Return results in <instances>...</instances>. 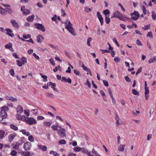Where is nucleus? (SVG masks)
Returning <instances> with one entry per match:
<instances>
[{
    "instance_id": "obj_56",
    "label": "nucleus",
    "mask_w": 156,
    "mask_h": 156,
    "mask_svg": "<svg viewBox=\"0 0 156 156\" xmlns=\"http://www.w3.org/2000/svg\"><path fill=\"white\" fill-rule=\"evenodd\" d=\"M114 60L117 63L119 62L120 61L119 58L118 57H115L114 58Z\"/></svg>"
},
{
    "instance_id": "obj_64",
    "label": "nucleus",
    "mask_w": 156,
    "mask_h": 156,
    "mask_svg": "<svg viewBox=\"0 0 156 156\" xmlns=\"http://www.w3.org/2000/svg\"><path fill=\"white\" fill-rule=\"evenodd\" d=\"M16 117L18 120H20V119L22 118L21 115L19 114H17L16 115Z\"/></svg>"
},
{
    "instance_id": "obj_30",
    "label": "nucleus",
    "mask_w": 156,
    "mask_h": 156,
    "mask_svg": "<svg viewBox=\"0 0 156 156\" xmlns=\"http://www.w3.org/2000/svg\"><path fill=\"white\" fill-rule=\"evenodd\" d=\"M43 124L44 126L46 127H50L51 125L50 122H43Z\"/></svg>"
},
{
    "instance_id": "obj_12",
    "label": "nucleus",
    "mask_w": 156,
    "mask_h": 156,
    "mask_svg": "<svg viewBox=\"0 0 156 156\" xmlns=\"http://www.w3.org/2000/svg\"><path fill=\"white\" fill-rule=\"evenodd\" d=\"M12 44L10 42L8 44H6L5 46V48L6 49H9L12 52H14V50L12 47Z\"/></svg>"
},
{
    "instance_id": "obj_22",
    "label": "nucleus",
    "mask_w": 156,
    "mask_h": 156,
    "mask_svg": "<svg viewBox=\"0 0 156 156\" xmlns=\"http://www.w3.org/2000/svg\"><path fill=\"white\" fill-rule=\"evenodd\" d=\"M121 13L119 12L118 11H116L114 13V16L112 17V18H118V17L119 16V15H120Z\"/></svg>"
},
{
    "instance_id": "obj_2",
    "label": "nucleus",
    "mask_w": 156,
    "mask_h": 156,
    "mask_svg": "<svg viewBox=\"0 0 156 156\" xmlns=\"http://www.w3.org/2000/svg\"><path fill=\"white\" fill-rule=\"evenodd\" d=\"M1 110L0 113L1 117L3 118H6L7 116V115L6 111L9 110V108L8 107L4 106L1 108Z\"/></svg>"
},
{
    "instance_id": "obj_59",
    "label": "nucleus",
    "mask_w": 156,
    "mask_h": 156,
    "mask_svg": "<svg viewBox=\"0 0 156 156\" xmlns=\"http://www.w3.org/2000/svg\"><path fill=\"white\" fill-rule=\"evenodd\" d=\"M61 14L62 16L64 17L66 16V13L65 12V11L62 9H61Z\"/></svg>"
},
{
    "instance_id": "obj_47",
    "label": "nucleus",
    "mask_w": 156,
    "mask_h": 156,
    "mask_svg": "<svg viewBox=\"0 0 156 156\" xmlns=\"http://www.w3.org/2000/svg\"><path fill=\"white\" fill-rule=\"evenodd\" d=\"M80 148L78 147H75L73 148V150L75 152H79L80 151Z\"/></svg>"
},
{
    "instance_id": "obj_25",
    "label": "nucleus",
    "mask_w": 156,
    "mask_h": 156,
    "mask_svg": "<svg viewBox=\"0 0 156 156\" xmlns=\"http://www.w3.org/2000/svg\"><path fill=\"white\" fill-rule=\"evenodd\" d=\"M125 145H120L118 147V150L119 151H123L124 150V147Z\"/></svg>"
},
{
    "instance_id": "obj_16",
    "label": "nucleus",
    "mask_w": 156,
    "mask_h": 156,
    "mask_svg": "<svg viewBox=\"0 0 156 156\" xmlns=\"http://www.w3.org/2000/svg\"><path fill=\"white\" fill-rule=\"evenodd\" d=\"M20 145V144L19 142H16V143H14L12 144L13 148L16 150L18 149V147Z\"/></svg>"
},
{
    "instance_id": "obj_21",
    "label": "nucleus",
    "mask_w": 156,
    "mask_h": 156,
    "mask_svg": "<svg viewBox=\"0 0 156 156\" xmlns=\"http://www.w3.org/2000/svg\"><path fill=\"white\" fill-rule=\"evenodd\" d=\"M34 17V15H32V16L27 17V20L28 22H32L33 21Z\"/></svg>"
},
{
    "instance_id": "obj_10",
    "label": "nucleus",
    "mask_w": 156,
    "mask_h": 156,
    "mask_svg": "<svg viewBox=\"0 0 156 156\" xmlns=\"http://www.w3.org/2000/svg\"><path fill=\"white\" fill-rule=\"evenodd\" d=\"M58 134L61 137H63L65 136V129H58Z\"/></svg>"
},
{
    "instance_id": "obj_14",
    "label": "nucleus",
    "mask_w": 156,
    "mask_h": 156,
    "mask_svg": "<svg viewBox=\"0 0 156 156\" xmlns=\"http://www.w3.org/2000/svg\"><path fill=\"white\" fill-rule=\"evenodd\" d=\"M118 18L120 20L123 21H126L128 19V17L126 16L122 15L121 13L119 15V16L118 17Z\"/></svg>"
},
{
    "instance_id": "obj_40",
    "label": "nucleus",
    "mask_w": 156,
    "mask_h": 156,
    "mask_svg": "<svg viewBox=\"0 0 156 156\" xmlns=\"http://www.w3.org/2000/svg\"><path fill=\"white\" fill-rule=\"evenodd\" d=\"M105 21L107 24H109L110 21V18L109 17L106 16L105 18Z\"/></svg>"
},
{
    "instance_id": "obj_23",
    "label": "nucleus",
    "mask_w": 156,
    "mask_h": 156,
    "mask_svg": "<svg viewBox=\"0 0 156 156\" xmlns=\"http://www.w3.org/2000/svg\"><path fill=\"white\" fill-rule=\"evenodd\" d=\"M5 134V132L4 130H0V140L3 138Z\"/></svg>"
},
{
    "instance_id": "obj_37",
    "label": "nucleus",
    "mask_w": 156,
    "mask_h": 156,
    "mask_svg": "<svg viewBox=\"0 0 156 156\" xmlns=\"http://www.w3.org/2000/svg\"><path fill=\"white\" fill-rule=\"evenodd\" d=\"M84 11L86 12H89L91 11V9L90 8H88L87 7H84Z\"/></svg>"
},
{
    "instance_id": "obj_33",
    "label": "nucleus",
    "mask_w": 156,
    "mask_h": 156,
    "mask_svg": "<svg viewBox=\"0 0 156 156\" xmlns=\"http://www.w3.org/2000/svg\"><path fill=\"white\" fill-rule=\"evenodd\" d=\"M10 154L12 156H16L17 154V153L16 151L13 150L10 153Z\"/></svg>"
},
{
    "instance_id": "obj_55",
    "label": "nucleus",
    "mask_w": 156,
    "mask_h": 156,
    "mask_svg": "<svg viewBox=\"0 0 156 156\" xmlns=\"http://www.w3.org/2000/svg\"><path fill=\"white\" fill-rule=\"evenodd\" d=\"M147 37H150L152 38L153 37V35H152V32H148L147 34Z\"/></svg>"
},
{
    "instance_id": "obj_52",
    "label": "nucleus",
    "mask_w": 156,
    "mask_h": 156,
    "mask_svg": "<svg viewBox=\"0 0 156 156\" xmlns=\"http://www.w3.org/2000/svg\"><path fill=\"white\" fill-rule=\"evenodd\" d=\"M29 110H25L24 111L25 114L27 116H28L30 115Z\"/></svg>"
},
{
    "instance_id": "obj_43",
    "label": "nucleus",
    "mask_w": 156,
    "mask_h": 156,
    "mask_svg": "<svg viewBox=\"0 0 156 156\" xmlns=\"http://www.w3.org/2000/svg\"><path fill=\"white\" fill-rule=\"evenodd\" d=\"M145 95H148L149 94V91L148 87H145Z\"/></svg>"
},
{
    "instance_id": "obj_15",
    "label": "nucleus",
    "mask_w": 156,
    "mask_h": 156,
    "mask_svg": "<svg viewBox=\"0 0 156 156\" xmlns=\"http://www.w3.org/2000/svg\"><path fill=\"white\" fill-rule=\"evenodd\" d=\"M5 98L7 100H9L12 102L17 101V99L16 98H14L10 96H6Z\"/></svg>"
},
{
    "instance_id": "obj_32",
    "label": "nucleus",
    "mask_w": 156,
    "mask_h": 156,
    "mask_svg": "<svg viewBox=\"0 0 156 156\" xmlns=\"http://www.w3.org/2000/svg\"><path fill=\"white\" fill-rule=\"evenodd\" d=\"M16 62L17 65L19 67L22 66L23 64L22 62L19 60H17Z\"/></svg>"
},
{
    "instance_id": "obj_49",
    "label": "nucleus",
    "mask_w": 156,
    "mask_h": 156,
    "mask_svg": "<svg viewBox=\"0 0 156 156\" xmlns=\"http://www.w3.org/2000/svg\"><path fill=\"white\" fill-rule=\"evenodd\" d=\"M132 92L133 94L135 95H137L139 93L135 89H133L132 90Z\"/></svg>"
},
{
    "instance_id": "obj_42",
    "label": "nucleus",
    "mask_w": 156,
    "mask_h": 156,
    "mask_svg": "<svg viewBox=\"0 0 156 156\" xmlns=\"http://www.w3.org/2000/svg\"><path fill=\"white\" fill-rule=\"evenodd\" d=\"M49 61L50 63H51V64L52 66H55V63L54 62V59L53 58H50L49 59Z\"/></svg>"
},
{
    "instance_id": "obj_18",
    "label": "nucleus",
    "mask_w": 156,
    "mask_h": 156,
    "mask_svg": "<svg viewBox=\"0 0 156 156\" xmlns=\"http://www.w3.org/2000/svg\"><path fill=\"white\" fill-rule=\"evenodd\" d=\"M38 148L39 150H41L42 151H45L47 150V147L44 145L42 146L41 145H38Z\"/></svg>"
},
{
    "instance_id": "obj_20",
    "label": "nucleus",
    "mask_w": 156,
    "mask_h": 156,
    "mask_svg": "<svg viewBox=\"0 0 156 156\" xmlns=\"http://www.w3.org/2000/svg\"><path fill=\"white\" fill-rule=\"evenodd\" d=\"M17 112L18 113H19L20 114L22 113L23 112V107L21 106L20 105H18V107H17Z\"/></svg>"
},
{
    "instance_id": "obj_45",
    "label": "nucleus",
    "mask_w": 156,
    "mask_h": 156,
    "mask_svg": "<svg viewBox=\"0 0 156 156\" xmlns=\"http://www.w3.org/2000/svg\"><path fill=\"white\" fill-rule=\"evenodd\" d=\"M31 35L29 34H28L27 35H26L25 34H23V38L26 39L28 38H30L31 37Z\"/></svg>"
},
{
    "instance_id": "obj_38",
    "label": "nucleus",
    "mask_w": 156,
    "mask_h": 156,
    "mask_svg": "<svg viewBox=\"0 0 156 156\" xmlns=\"http://www.w3.org/2000/svg\"><path fill=\"white\" fill-rule=\"evenodd\" d=\"M41 77L44 79V81L45 82H47V76L45 75H42L41 73Z\"/></svg>"
},
{
    "instance_id": "obj_54",
    "label": "nucleus",
    "mask_w": 156,
    "mask_h": 156,
    "mask_svg": "<svg viewBox=\"0 0 156 156\" xmlns=\"http://www.w3.org/2000/svg\"><path fill=\"white\" fill-rule=\"evenodd\" d=\"M103 83H104V85L106 86V87H108V82L105 80H103Z\"/></svg>"
},
{
    "instance_id": "obj_5",
    "label": "nucleus",
    "mask_w": 156,
    "mask_h": 156,
    "mask_svg": "<svg viewBox=\"0 0 156 156\" xmlns=\"http://www.w3.org/2000/svg\"><path fill=\"white\" fill-rule=\"evenodd\" d=\"M34 25L36 29L40 30L42 32H44L45 31V29L42 24L36 23Z\"/></svg>"
},
{
    "instance_id": "obj_62",
    "label": "nucleus",
    "mask_w": 156,
    "mask_h": 156,
    "mask_svg": "<svg viewBox=\"0 0 156 156\" xmlns=\"http://www.w3.org/2000/svg\"><path fill=\"white\" fill-rule=\"evenodd\" d=\"M119 5L120 7L122 10L124 12L125 11V9L123 7L122 5H121V4L120 3H119Z\"/></svg>"
},
{
    "instance_id": "obj_3",
    "label": "nucleus",
    "mask_w": 156,
    "mask_h": 156,
    "mask_svg": "<svg viewBox=\"0 0 156 156\" xmlns=\"http://www.w3.org/2000/svg\"><path fill=\"white\" fill-rule=\"evenodd\" d=\"M25 122L30 125L36 124L37 123L36 120L33 118H26Z\"/></svg>"
},
{
    "instance_id": "obj_41",
    "label": "nucleus",
    "mask_w": 156,
    "mask_h": 156,
    "mask_svg": "<svg viewBox=\"0 0 156 156\" xmlns=\"http://www.w3.org/2000/svg\"><path fill=\"white\" fill-rule=\"evenodd\" d=\"M28 140L30 142L34 141V138L32 135L29 136H28Z\"/></svg>"
},
{
    "instance_id": "obj_24",
    "label": "nucleus",
    "mask_w": 156,
    "mask_h": 156,
    "mask_svg": "<svg viewBox=\"0 0 156 156\" xmlns=\"http://www.w3.org/2000/svg\"><path fill=\"white\" fill-rule=\"evenodd\" d=\"M154 62H156V56H154L153 58H150L148 61L150 63H153Z\"/></svg>"
},
{
    "instance_id": "obj_4",
    "label": "nucleus",
    "mask_w": 156,
    "mask_h": 156,
    "mask_svg": "<svg viewBox=\"0 0 156 156\" xmlns=\"http://www.w3.org/2000/svg\"><path fill=\"white\" fill-rule=\"evenodd\" d=\"M131 19L134 20H137L140 16V14L136 11H134L133 13H130Z\"/></svg>"
},
{
    "instance_id": "obj_46",
    "label": "nucleus",
    "mask_w": 156,
    "mask_h": 156,
    "mask_svg": "<svg viewBox=\"0 0 156 156\" xmlns=\"http://www.w3.org/2000/svg\"><path fill=\"white\" fill-rule=\"evenodd\" d=\"M51 128L52 129L54 130H58V129L57 126H55L54 125H52Z\"/></svg>"
},
{
    "instance_id": "obj_29",
    "label": "nucleus",
    "mask_w": 156,
    "mask_h": 156,
    "mask_svg": "<svg viewBox=\"0 0 156 156\" xmlns=\"http://www.w3.org/2000/svg\"><path fill=\"white\" fill-rule=\"evenodd\" d=\"M22 155L24 156H29L30 155V153L29 151H23L22 153Z\"/></svg>"
},
{
    "instance_id": "obj_63",
    "label": "nucleus",
    "mask_w": 156,
    "mask_h": 156,
    "mask_svg": "<svg viewBox=\"0 0 156 156\" xmlns=\"http://www.w3.org/2000/svg\"><path fill=\"white\" fill-rule=\"evenodd\" d=\"M33 56L37 59L39 60L40 59L39 57L35 53H33Z\"/></svg>"
},
{
    "instance_id": "obj_17",
    "label": "nucleus",
    "mask_w": 156,
    "mask_h": 156,
    "mask_svg": "<svg viewBox=\"0 0 156 156\" xmlns=\"http://www.w3.org/2000/svg\"><path fill=\"white\" fill-rule=\"evenodd\" d=\"M44 39V37L42 35H38L36 38V40L37 42L41 43Z\"/></svg>"
},
{
    "instance_id": "obj_44",
    "label": "nucleus",
    "mask_w": 156,
    "mask_h": 156,
    "mask_svg": "<svg viewBox=\"0 0 156 156\" xmlns=\"http://www.w3.org/2000/svg\"><path fill=\"white\" fill-rule=\"evenodd\" d=\"M6 12L8 13L9 14H11L13 12L12 10L10 8H7Z\"/></svg>"
},
{
    "instance_id": "obj_28",
    "label": "nucleus",
    "mask_w": 156,
    "mask_h": 156,
    "mask_svg": "<svg viewBox=\"0 0 156 156\" xmlns=\"http://www.w3.org/2000/svg\"><path fill=\"white\" fill-rule=\"evenodd\" d=\"M141 7L142 8V10L144 14L145 15L147 14V10H146L145 6L144 5H141Z\"/></svg>"
},
{
    "instance_id": "obj_51",
    "label": "nucleus",
    "mask_w": 156,
    "mask_h": 156,
    "mask_svg": "<svg viewBox=\"0 0 156 156\" xmlns=\"http://www.w3.org/2000/svg\"><path fill=\"white\" fill-rule=\"evenodd\" d=\"M109 13L110 11L108 9H106L103 11V13L105 15L108 14Z\"/></svg>"
},
{
    "instance_id": "obj_26",
    "label": "nucleus",
    "mask_w": 156,
    "mask_h": 156,
    "mask_svg": "<svg viewBox=\"0 0 156 156\" xmlns=\"http://www.w3.org/2000/svg\"><path fill=\"white\" fill-rule=\"evenodd\" d=\"M10 127L11 129L15 131H16L18 130V127L12 124L10 125Z\"/></svg>"
},
{
    "instance_id": "obj_48",
    "label": "nucleus",
    "mask_w": 156,
    "mask_h": 156,
    "mask_svg": "<svg viewBox=\"0 0 156 156\" xmlns=\"http://www.w3.org/2000/svg\"><path fill=\"white\" fill-rule=\"evenodd\" d=\"M74 73L76 75L78 76H80H80H81V75H80V72L78 70L74 69Z\"/></svg>"
},
{
    "instance_id": "obj_39",
    "label": "nucleus",
    "mask_w": 156,
    "mask_h": 156,
    "mask_svg": "<svg viewBox=\"0 0 156 156\" xmlns=\"http://www.w3.org/2000/svg\"><path fill=\"white\" fill-rule=\"evenodd\" d=\"M152 16L153 20H156V14H154V11L152 12Z\"/></svg>"
},
{
    "instance_id": "obj_1",
    "label": "nucleus",
    "mask_w": 156,
    "mask_h": 156,
    "mask_svg": "<svg viewBox=\"0 0 156 156\" xmlns=\"http://www.w3.org/2000/svg\"><path fill=\"white\" fill-rule=\"evenodd\" d=\"M65 23V28L67 29L69 32L72 34L74 35V30L73 27H72V24L69 20H66Z\"/></svg>"
},
{
    "instance_id": "obj_34",
    "label": "nucleus",
    "mask_w": 156,
    "mask_h": 156,
    "mask_svg": "<svg viewBox=\"0 0 156 156\" xmlns=\"http://www.w3.org/2000/svg\"><path fill=\"white\" fill-rule=\"evenodd\" d=\"M58 143L60 144H65L66 143V142L65 140H60L58 141Z\"/></svg>"
},
{
    "instance_id": "obj_50",
    "label": "nucleus",
    "mask_w": 156,
    "mask_h": 156,
    "mask_svg": "<svg viewBox=\"0 0 156 156\" xmlns=\"http://www.w3.org/2000/svg\"><path fill=\"white\" fill-rule=\"evenodd\" d=\"M85 84H87L88 87L90 88L91 87V85L90 84V83L88 79H87L86 81V83Z\"/></svg>"
},
{
    "instance_id": "obj_36",
    "label": "nucleus",
    "mask_w": 156,
    "mask_h": 156,
    "mask_svg": "<svg viewBox=\"0 0 156 156\" xmlns=\"http://www.w3.org/2000/svg\"><path fill=\"white\" fill-rule=\"evenodd\" d=\"M92 38L91 37H89L87 40V44L89 46H90V42L92 41Z\"/></svg>"
},
{
    "instance_id": "obj_61",
    "label": "nucleus",
    "mask_w": 156,
    "mask_h": 156,
    "mask_svg": "<svg viewBox=\"0 0 156 156\" xmlns=\"http://www.w3.org/2000/svg\"><path fill=\"white\" fill-rule=\"evenodd\" d=\"M142 68L141 67H140L138 69L136 73V75H138L139 73H140L142 71Z\"/></svg>"
},
{
    "instance_id": "obj_57",
    "label": "nucleus",
    "mask_w": 156,
    "mask_h": 156,
    "mask_svg": "<svg viewBox=\"0 0 156 156\" xmlns=\"http://www.w3.org/2000/svg\"><path fill=\"white\" fill-rule=\"evenodd\" d=\"M44 119V117L41 116H38L37 117L38 120H43Z\"/></svg>"
},
{
    "instance_id": "obj_13",
    "label": "nucleus",
    "mask_w": 156,
    "mask_h": 156,
    "mask_svg": "<svg viewBox=\"0 0 156 156\" xmlns=\"http://www.w3.org/2000/svg\"><path fill=\"white\" fill-rule=\"evenodd\" d=\"M7 32L6 33V34L9 35L11 37H13L14 36V34L13 33H12V30L10 28H8L5 29Z\"/></svg>"
},
{
    "instance_id": "obj_27",
    "label": "nucleus",
    "mask_w": 156,
    "mask_h": 156,
    "mask_svg": "<svg viewBox=\"0 0 156 156\" xmlns=\"http://www.w3.org/2000/svg\"><path fill=\"white\" fill-rule=\"evenodd\" d=\"M21 60L23 65H24L25 63L27 62V58L25 57H22L21 58Z\"/></svg>"
},
{
    "instance_id": "obj_19",
    "label": "nucleus",
    "mask_w": 156,
    "mask_h": 156,
    "mask_svg": "<svg viewBox=\"0 0 156 156\" xmlns=\"http://www.w3.org/2000/svg\"><path fill=\"white\" fill-rule=\"evenodd\" d=\"M16 136V133H12L8 136V140L9 141H12L14 138Z\"/></svg>"
},
{
    "instance_id": "obj_60",
    "label": "nucleus",
    "mask_w": 156,
    "mask_h": 156,
    "mask_svg": "<svg viewBox=\"0 0 156 156\" xmlns=\"http://www.w3.org/2000/svg\"><path fill=\"white\" fill-rule=\"evenodd\" d=\"M136 44L137 45H139V46H142V44L141 43L140 41L138 39H137L136 40Z\"/></svg>"
},
{
    "instance_id": "obj_58",
    "label": "nucleus",
    "mask_w": 156,
    "mask_h": 156,
    "mask_svg": "<svg viewBox=\"0 0 156 156\" xmlns=\"http://www.w3.org/2000/svg\"><path fill=\"white\" fill-rule=\"evenodd\" d=\"M125 79L126 80V81L127 82H130V80L129 79L128 76H126L125 77Z\"/></svg>"
},
{
    "instance_id": "obj_53",
    "label": "nucleus",
    "mask_w": 156,
    "mask_h": 156,
    "mask_svg": "<svg viewBox=\"0 0 156 156\" xmlns=\"http://www.w3.org/2000/svg\"><path fill=\"white\" fill-rule=\"evenodd\" d=\"M9 72H10V74L12 76H14V75H15L14 72V70L13 69H12L10 70Z\"/></svg>"
},
{
    "instance_id": "obj_31",
    "label": "nucleus",
    "mask_w": 156,
    "mask_h": 156,
    "mask_svg": "<svg viewBox=\"0 0 156 156\" xmlns=\"http://www.w3.org/2000/svg\"><path fill=\"white\" fill-rule=\"evenodd\" d=\"M150 25L149 24L145 26L144 27H142V28L143 30H145L147 29H150Z\"/></svg>"
},
{
    "instance_id": "obj_6",
    "label": "nucleus",
    "mask_w": 156,
    "mask_h": 156,
    "mask_svg": "<svg viewBox=\"0 0 156 156\" xmlns=\"http://www.w3.org/2000/svg\"><path fill=\"white\" fill-rule=\"evenodd\" d=\"M31 147V144L28 142H26L24 144L23 148L26 151L29 150Z\"/></svg>"
},
{
    "instance_id": "obj_9",
    "label": "nucleus",
    "mask_w": 156,
    "mask_h": 156,
    "mask_svg": "<svg viewBox=\"0 0 156 156\" xmlns=\"http://www.w3.org/2000/svg\"><path fill=\"white\" fill-rule=\"evenodd\" d=\"M80 151H81L84 154H87L88 156H93V155L91 154L90 151H88V150H86L83 147L80 148Z\"/></svg>"
},
{
    "instance_id": "obj_35",
    "label": "nucleus",
    "mask_w": 156,
    "mask_h": 156,
    "mask_svg": "<svg viewBox=\"0 0 156 156\" xmlns=\"http://www.w3.org/2000/svg\"><path fill=\"white\" fill-rule=\"evenodd\" d=\"M6 10L5 11L4 9H2L0 10V13L2 15H5L6 14Z\"/></svg>"
},
{
    "instance_id": "obj_7",
    "label": "nucleus",
    "mask_w": 156,
    "mask_h": 156,
    "mask_svg": "<svg viewBox=\"0 0 156 156\" xmlns=\"http://www.w3.org/2000/svg\"><path fill=\"white\" fill-rule=\"evenodd\" d=\"M10 22L11 23L13 27L16 28H18L19 27L18 23L16 22V20L14 19H11L10 20Z\"/></svg>"
},
{
    "instance_id": "obj_11",
    "label": "nucleus",
    "mask_w": 156,
    "mask_h": 156,
    "mask_svg": "<svg viewBox=\"0 0 156 156\" xmlns=\"http://www.w3.org/2000/svg\"><path fill=\"white\" fill-rule=\"evenodd\" d=\"M97 16L101 23V25H102L104 23L103 19L99 12H98L97 13Z\"/></svg>"
},
{
    "instance_id": "obj_8",
    "label": "nucleus",
    "mask_w": 156,
    "mask_h": 156,
    "mask_svg": "<svg viewBox=\"0 0 156 156\" xmlns=\"http://www.w3.org/2000/svg\"><path fill=\"white\" fill-rule=\"evenodd\" d=\"M25 6H23L21 7V11H23V14L24 15H27L29 14L30 13V10L25 9Z\"/></svg>"
}]
</instances>
